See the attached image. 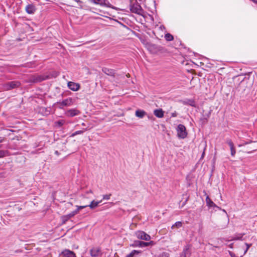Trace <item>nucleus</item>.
Returning a JSON list of instances; mask_svg holds the SVG:
<instances>
[{"label": "nucleus", "mask_w": 257, "mask_h": 257, "mask_svg": "<svg viewBox=\"0 0 257 257\" xmlns=\"http://www.w3.org/2000/svg\"><path fill=\"white\" fill-rule=\"evenodd\" d=\"M50 78L49 75H33L30 77L29 82L32 83H38Z\"/></svg>", "instance_id": "1"}, {"label": "nucleus", "mask_w": 257, "mask_h": 257, "mask_svg": "<svg viewBox=\"0 0 257 257\" xmlns=\"http://www.w3.org/2000/svg\"><path fill=\"white\" fill-rule=\"evenodd\" d=\"M21 82L19 81H12L8 82L3 85V88L5 90H10L18 88L21 86Z\"/></svg>", "instance_id": "2"}, {"label": "nucleus", "mask_w": 257, "mask_h": 257, "mask_svg": "<svg viewBox=\"0 0 257 257\" xmlns=\"http://www.w3.org/2000/svg\"><path fill=\"white\" fill-rule=\"evenodd\" d=\"M176 131L177 133V136L180 139H185L187 136V132L185 126L182 124H179L177 128Z\"/></svg>", "instance_id": "3"}, {"label": "nucleus", "mask_w": 257, "mask_h": 257, "mask_svg": "<svg viewBox=\"0 0 257 257\" xmlns=\"http://www.w3.org/2000/svg\"><path fill=\"white\" fill-rule=\"evenodd\" d=\"M130 11L133 13L138 15H141L143 12L141 6L137 2L130 5Z\"/></svg>", "instance_id": "4"}, {"label": "nucleus", "mask_w": 257, "mask_h": 257, "mask_svg": "<svg viewBox=\"0 0 257 257\" xmlns=\"http://www.w3.org/2000/svg\"><path fill=\"white\" fill-rule=\"evenodd\" d=\"M135 235L139 239L145 240L149 241L151 239V236L150 235L146 233L144 231L138 230L135 232Z\"/></svg>", "instance_id": "5"}, {"label": "nucleus", "mask_w": 257, "mask_h": 257, "mask_svg": "<svg viewBox=\"0 0 257 257\" xmlns=\"http://www.w3.org/2000/svg\"><path fill=\"white\" fill-rule=\"evenodd\" d=\"M153 244H154V242L153 241H151L150 242H144L141 240H135L131 246L133 247H144Z\"/></svg>", "instance_id": "6"}, {"label": "nucleus", "mask_w": 257, "mask_h": 257, "mask_svg": "<svg viewBox=\"0 0 257 257\" xmlns=\"http://www.w3.org/2000/svg\"><path fill=\"white\" fill-rule=\"evenodd\" d=\"M59 257H76V255L73 251L65 249L60 254Z\"/></svg>", "instance_id": "7"}, {"label": "nucleus", "mask_w": 257, "mask_h": 257, "mask_svg": "<svg viewBox=\"0 0 257 257\" xmlns=\"http://www.w3.org/2000/svg\"><path fill=\"white\" fill-rule=\"evenodd\" d=\"M37 10L36 7L33 4L27 5L25 8L26 12L30 15L34 14Z\"/></svg>", "instance_id": "8"}, {"label": "nucleus", "mask_w": 257, "mask_h": 257, "mask_svg": "<svg viewBox=\"0 0 257 257\" xmlns=\"http://www.w3.org/2000/svg\"><path fill=\"white\" fill-rule=\"evenodd\" d=\"M92 1L95 4L100 5L101 6H104L108 8H113L108 1V0H92Z\"/></svg>", "instance_id": "9"}, {"label": "nucleus", "mask_w": 257, "mask_h": 257, "mask_svg": "<svg viewBox=\"0 0 257 257\" xmlns=\"http://www.w3.org/2000/svg\"><path fill=\"white\" fill-rule=\"evenodd\" d=\"M67 86L70 89L74 91L78 90L80 87L79 84L71 81L68 82Z\"/></svg>", "instance_id": "10"}, {"label": "nucleus", "mask_w": 257, "mask_h": 257, "mask_svg": "<svg viewBox=\"0 0 257 257\" xmlns=\"http://www.w3.org/2000/svg\"><path fill=\"white\" fill-rule=\"evenodd\" d=\"M80 113V111L76 109H70L66 112V115L69 117H73L79 114Z\"/></svg>", "instance_id": "11"}, {"label": "nucleus", "mask_w": 257, "mask_h": 257, "mask_svg": "<svg viewBox=\"0 0 257 257\" xmlns=\"http://www.w3.org/2000/svg\"><path fill=\"white\" fill-rule=\"evenodd\" d=\"M206 203L207 206L209 208H213V209H215V208L220 209V208L217 206L209 198L208 196H207L206 197Z\"/></svg>", "instance_id": "12"}, {"label": "nucleus", "mask_w": 257, "mask_h": 257, "mask_svg": "<svg viewBox=\"0 0 257 257\" xmlns=\"http://www.w3.org/2000/svg\"><path fill=\"white\" fill-rule=\"evenodd\" d=\"M101 252V250L98 247H93L90 250V253L92 257H97L99 256Z\"/></svg>", "instance_id": "13"}, {"label": "nucleus", "mask_w": 257, "mask_h": 257, "mask_svg": "<svg viewBox=\"0 0 257 257\" xmlns=\"http://www.w3.org/2000/svg\"><path fill=\"white\" fill-rule=\"evenodd\" d=\"M73 103V100L72 98H68L63 100L62 102H59L62 106H67L72 105Z\"/></svg>", "instance_id": "14"}, {"label": "nucleus", "mask_w": 257, "mask_h": 257, "mask_svg": "<svg viewBox=\"0 0 257 257\" xmlns=\"http://www.w3.org/2000/svg\"><path fill=\"white\" fill-rule=\"evenodd\" d=\"M226 143L230 147V151H231V155L232 156H234L236 153L235 149L234 147V144L232 141L230 139H228L226 140Z\"/></svg>", "instance_id": "15"}, {"label": "nucleus", "mask_w": 257, "mask_h": 257, "mask_svg": "<svg viewBox=\"0 0 257 257\" xmlns=\"http://www.w3.org/2000/svg\"><path fill=\"white\" fill-rule=\"evenodd\" d=\"M190 254L189 245H186L184 247L183 251L180 253L179 257H187Z\"/></svg>", "instance_id": "16"}, {"label": "nucleus", "mask_w": 257, "mask_h": 257, "mask_svg": "<svg viewBox=\"0 0 257 257\" xmlns=\"http://www.w3.org/2000/svg\"><path fill=\"white\" fill-rule=\"evenodd\" d=\"M102 71L108 76H114L115 71L113 69H109L106 67H103L102 69Z\"/></svg>", "instance_id": "17"}, {"label": "nucleus", "mask_w": 257, "mask_h": 257, "mask_svg": "<svg viewBox=\"0 0 257 257\" xmlns=\"http://www.w3.org/2000/svg\"><path fill=\"white\" fill-rule=\"evenodd\" d=\"M154 114L158 118H162L164 115V112L162 109H157L154 111Z\"/></svg>", "instance_id": "18"}, {"label": "nucleus", "mask_w": 257, "mask_h": 257, "mask_svg": "<svg viewBox=\"0 0 257 257\" xmlns=\"http://www.w3.org/2000/svg\"><path fill=\"white\" fill-rule=\"evenodd\" d=\"M146 114V112L142 109H138L135 112L136 116L141 118H143Z\"/></svg>", "instance_id": "19"}, {"label": "nucleus", "mask_w": 257, "mask_h": 257, "mask_svg": "<svg viewBox=\"0 0 257 257\" xmlns=\"http://www.w3.org/2000/svg\"><path fill=\"white\" fill-rule=\"evenodd\" d=\"M102 200L99 201H96L95 200H93L91 202L90 204L87 205V207H89L91 209H93L97 207L99 203H101Z\"/></svg>", "instance_id": "20"}, {"label": "nucleus", "mask_w": 257, "mask_h": 257, "mask_svg": "<svg viewBox=\"0 0 257 257\" xmlns=\"http://www.w3.org/2000/svg\"><path fill=\"white\" fill-rule=\"evenodd\" d=\"M141 253V251L137 250H133L132 252L127 254L125 257H134L136 254H138Z\"/></svg>", "instance_id": "21"}, {"label": "nucleus", "mask_w": 257, "mask_h": 257, "mask_svg": "<svg viewBox=\"0 0 257 257\" xmlns=\"http://www.w3.org/2000/svg\"><path fill=\"white\" fill-rule=\"evenodd\" d=\"M247 148L248 151H247L246 152L248 154L251 153L252 152L257 150V147L254 146L253 145H252L248 147Z\"/></svg>", "instance_id": "22"}, {"label": "nucleus", "mask_w": 257, "mask_h": 257, "mask_svg": "<svg viewBox=\"0 0 257 257\" xmlns=\"http://www.w3.org/2000/svg\"><path fill=\"white\" fill-rule=\"evenodd\" d=\"M70 219L68 215H63L61 217V219L62 221V224H64L66 222Z\"/></svg>", "instance_id": "23"}, {"label": "nucleus", "mask_w": 257, "mask_h": 257, "mask_svg": "<svg viewBox=\"0 0 257 257\" xmlns=\"http://www.w3.org/2000/svg\"><path fill=\"white\" fill-rule=\"evenodd\" d=\"M185 104L189 105L191 106L195 107L196 106V103L194 100L192 99H188L187 100L186 102H185Z\"/></svg>", "instance_id": "24"}, {"label": "nucleus", "mask_w": 257, "mask_h": 257, "mask_svg": "<svg viewBox=\"0 0 257 257\" xmlns=\"http://www.w3.org/2000/svg\"><path fill=\"white\" fill-rule=\"evenodd\" d=\"M86 130L87 128H83L82 130L76 131L71 135V137H74L77 135L82 134Z\"/></svg>", "instance_id": "25"}, {"label": "nucleus", "mask_w": 257, "mask_h": 257, "mask_svg": "<svg viewBox=\"0 0 257 257\" xmlns=\"http://www.w3.org/2000/svg\"><path fill=\"white\" fill-rule=\"evenodd\" d=\"M165 38L167 41H172L174 39L173 36L170 33H167L165 35Z\"/></svg>", "instance_id": "26"}, {"label": "nucleus", "mask_w": 257, "mask_h": 257, "mask_svg": "<svg viewBox=\"0 0 257 257\" xmlns=\"http://www.w3.org/2000/svg\"><path fill=\"white\" fill-rule=\"evenodd\" d=\"M182 226V222L181 221H177V222H175L172 226V228L173 229L175 227L179 228L181 227Z\"/></svg>", "instance_id": "27"}, {"label": "nucleus", "mask_w": 257, "mask_h": 257, "mask_svg": "<svg viewBox=\"0 0 257 257\" xmlns=\"http://www.w3.org/2000/svg\"><path fill=\"white\" fill-rule=\"evenodd\" d=\"M200 121L201 122V124L202 125H203V124H205L207 123V122H208V120L205 117H203L202 116L200 118Z\"/></svg>", "instance_id": "28"}, {"label": "nucleus", "mask_w": 257, "mask_h": 257, "mask_svg": "<svg viewBox=\"0 0 257 257\" xmlns=\"http://www.w3.org/2000/svg\"><path fill=\"white\" fill-rule=\"evenodd\" d=\"M77 209L75 210V211H77V213H78L79 211L81 209H82L83 208H85L87 207V205H83V206H76Z\"/></svg>", "instance_id": "29"}, {"label": "nucleus", "mask_w": 257, "mask_h": 257, "mask_svg": "<svg viewBox=\"0 0 257 257\" xmlns=\"http://www.w3.org/2000/svg\"><path fill=\"white\" fill-rule=\"evenodd\" d=\"M77 214V211L74 210V211L71 212L70 213H69L67 215H68L69 218H71V217H73L74 215H75Z\"/></svg>", "instance_id": "30"}, {"label": "nucleus", "mask_w": 257, "mask_h": 257, "mask_svg": "<svg viewBox=\"0 0 257 257\" xmlns=\"http://www.w3.org/2000/svg\"><path fill=\"white\" fill-rule=\"evenodd\" d=\"M111 196V194H105L103 195V199L109 200Z\"/></svg>", "instance_id": "31"}, {"label": "nucleus", "mask_w": 257, "mask_h": 257, "mask_svg": "<svg viewBox=\"0 0 257 257\" xmlns=\"http://www.w3.org/2000/svg\"><path fill=\"white\" fill-rule=\"evenodd\" d=\"M56 124L59 126H61L64 124V121L63 120H58L56 122Z\"/></svg>", "instance_id": "32"}, {"label": "nucleus", "mask_w": 257, "mask_h": 257, "mask_svg": "<svg viewBox=\"0 0 257 257\" xmlns=\"http://www.w3.org/2000/svg\"><path fill=\"white\" fill-rule=\"evenodd\" d=\"M245 244L246 246V249L245 250V251L244 252V254H245L246 253V252L247 251L248 249H249V248L251 245V244H249V243H245Z\"/></svg>", "instance_id": "33"}, {"label": "nucleus", "mask_w": 257, "mask_h": 257, "mask_svg": "<svg viewBox=\"0 0 257 257\" xmlns=\"http://www.w3.org/2000/svg\"><path fill=\"white\" fill-rule=\"evenodd\" d=\"M243 235H244V234H238L237 237H236L235 238V239H241L242 236H243Z\"/></svg>", "instance_id": "34"}, {"label": "nucleus", "mask_w": 257, "mask_h": 257, "mask_svg": "<svg viewBox=\"0 0 257 257\" xmlns=\"http://www.w3.org/2000/svg\"><path fill=\"white\" fill-rule=\"evenodd\" d=\"M210 112H209V113H207V114H203L202 116L203 117H205L207 120L210 117Z\"/></svg>", "instance_id": "35"}, {"label": "nucleus", "mask_w": 257, "mask_h": 257, "mask_svg": "<svg viewBox=\"0 0 257 257\" xmlns=\"http://www.w3.org/2000/svg\"><path fill=\"white\" fill-rule=\"evenodd\" d=\"M161 257H169V253H167V252H163L162 254H161Z\"/></svg>", "instance_id": "36"}, {"label": "nucleus", "mask_w": 257, "mask_h": 257, "mask_svg": "<svg viewBox=\"0 0 257 257\" xmlns=\"http://www.w3.org/2000/svg\"><path fill=\"white\" fill-rule=\"evenodd\" d=\"M178 115V113L176 111H174L171 113V117H176Z\"/></svg>", "instance_id": "37"}, {"label": "nucleus", "mask_w": 257, "mask_h": 257, "mask_svg": "<svg viewBox=\"0 0 257 257\" xmlns=\"http://www.w3.org/2000/svg\"><path fill=\"white\" fill-rule=\"evenodd\" d=\"M5 156V152L2 150H0V158L3 157Z\"/></svg>", "instance_id": "38"}, {"label": "nucleus", "mask_w": 257, "mask_h": 257, "mask_svg": "<svg viewBox=\"0 0 257 257\" xmlns=\"http://www.w3.org/2000/svg\"><path fill=\"white\" fill-rule=\"evenodd\" d=\"M153 3L154 4V6H156V0H153Z\"/></svg>", "instance_id": "39"}, {"label": "nucleus", "mask_w": 257, "mask_h": 257, "mask_svg": "<svg viewBox=\"0 0 257 257\" xmlns=\"http://www.w3.org/2000/svg\"><path fill=\"white\" fill-rule=\"evenodd\" d=\"M55 154H56V155H58L59 153V152H58V151H56L55 152Z\"/></svg>", "instance_id": "40"}, {"label": "nucleus", "mask_w": 257, "mask_h": 257, "mask_svg": "<svg viewBox=\"0 0 257 257\" xmlns=\"http://www.w3.org/2000/svg\"><path fill=\"white\" fill-rule=\"evenodd\" d=\"M204 154H205V153H204V152H203L202 154L201 158H203L204 157Z\"/></svg>", "instance_id": "41"}, {"label": "nucleus", "mask_w": 257, "mask_h": 257, "mask_svg": "<svg viewBox=\"0 0 257 257\" xmlns=\"http://www.w3.org/2000/svg\"><path fill=\"white\" fill-rule=\"evenodd\" d=\"M249 143V142H246L244 143L243 144V145H247V144H248Z\"/></svg>", "instance_id": "42"}, {"label": "nucleus", "mask_w": 257, "mask_h": 257, "mask_svg": "<svg viewBox=\"0 0 257 257\" xmlns=\"http://www.w3.org/2000/svg\"><path fill=\"white\" fill-rule=\"evenodd\" d=\"M243 80H244V79H242V80H241V81H240V83H243Z\"/></svg>", "instance_id": "43"}, {"label": "nucleus", "mask_w": 257, "mask_h": 257, "mask_svg": "<svg viewBox=\"0 0 257 257\" xmlns=\"http://www.w3.org/2000/svg\"><path fill=\"white\" fill-rule=\"evenodd\" d=\"M3 139H1L0 140V143H2L3 142Z\"/></svg>", "instance_id": "44"}, {"label": "nucleus", "mask_w": 257, "mask_h": 257, "mask_svg": "<svg viewBox=\"0 0 257 257\" xmlns=\"http://www.w3.org/2000/svg\"><path fill=\"white\" fill-rule=\"evenodd\" d=\"M82 125H83V126H85V123H82Z\"/></svg>", "instance_id": "45"}, {"label": "nucleus", "mask_w": 257, "mask_h": 257, "mask_svg": "<svg viewBox=\"0 0 257 257\" xmlns=\"http://www.w3.org/2000/svg\"><path fill=\"white\" fill-rule=\"evenodd\" d=\"M249 143H255V142H252V141H251V142H250Z\"/></svg>", "instance_id": "46"}, {"label": "nucleus", "mask_w": 257, "mask_h": 257, "mask_svg": "<svg viewBox=\"0 0 257 257\" xmlns=\"http://www.w3.org/2000/svg\"><path fill=\"white\" fill-rule=\"evenodd\" d=\"M223 212H224L226 213V211H225V210H224V209L223 210Z\"/></svg>", "instance_id": "47"}, {"label": "nucleus", "mask_w": 257, "mask_h": 257, "mask_svg": "<svg viewBox=\"0 0 257 257\" xmlns=\"http://www.w3.org/2000/svg\"><path fill=\"white\" fill-rule=\"evenodd\" d=\"M109 204H113V203H112V202H111V203H109Z\"/></svg>", "instance_id": "48"}, {"label": "nucleus", "mask_w": 257, "mask_h": 257, "mask_svg": "<svg viewBox=\"0 0 257 257\" xmlns=\"http://www.w3.org/2000/svg\"><path fill=\"white\" fill-rule=\"evenodd\" d=\"M139 1H140V2L142 1V0H139Z\"/></svg>", "instance_id": "49"}]
</instances>
